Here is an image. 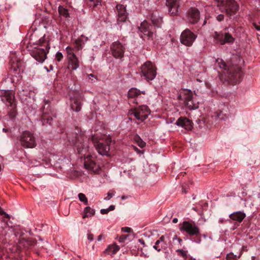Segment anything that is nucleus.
I'll return each instance as SVG.
<instances>
[{"label": "nucleus", "mask_w": 260, "mask_h": 260, "mask_svg": "<svg viewBox=\"0 0 260 260\" xmlns=\"http://www.w3.org/2000/svg\"><path fill=\"white\" fill-rule=\"evenodd\" d=\"M192 91L188 89L182 90L180 94L178 96V99L182 101L184 105L190 110L197 109L198 103H196L193 100Z\"/></svg>", "instance_id": "obj_6"}, {"label": "nucleus", "mask_w": 260, "mask_h": 260, "mask_svg": "<svg viewBox=\"0 0 260 260\" xmlns=\"http://www.w3.org/2000/svg\"><path fill=\"white\" fill-rule=\"evenodd\" d=\"M20 142L21 145L26 148H32L37 145L34 134L29 131H25L22 134Z\"/></svg>", "instance_id": "obj_10"}, {"label": "nucleus", "mask_w": 260, "mask_h": 260, "mask_svg": "<svg viewBox=\"0 0 260 260\" xmlns=\"http://www.w3.org/2000/svg\"><path fill=\"white\" fill-rule=\"evenodd\" d=\"M91 140L94 143L99 153L102 155H108L110 150V144L112 142L111 137L105 136V139H101L98 141L94 136L92 137Z\"/></svg>", "instance_id": "obj_5"}, {"label": "nucleus", "mask_w": 260, "mask_h": 260, "mask_svg": "<svg viewBox=\"0 0 260 260\" xmlns=\"http://www.w3.org/2000/svg\"><path fill=\"white\" fill-rule=\"evenodd\" d=\"M37 243V241L32 238L24 239L22 238L19 240V243L23 246L24 248H28L30 247L35 245Z\"/></svg>", "instance_id": "obj_26"}, {"label": "nucleus", "mask_w": 260, "mask_h": 260, "mask_svg": "<svg viewBox=\"0 0 260 260\" xmlns=\"http://www.w3.org/2000/svg\"><path fill=\"white\" fill-rule=\"evenodd\" d=\"M0 211H3V210L1 209V207H0Z\"/></svg>", "instance_id": "obj_60"}, {"label": "nucleus", "mask_w": 260, "mask_h": 260, "mask_svg": "<svg viewBox=\"0 0 260 260\" xmlns=\"http://www.w3.org/2000/svg\"><path fill=\"white\" fill-rule=\"evenodd\" d=\"M122 231L125 233H130L131 229L128 227H124L122 228Z\"/></svg>", "instance_id": "obj_42"}, {"label": "nucleus", "mask_w": 260, "mask_h": 260, "mask_svg": "<svg viewBox=\"0 0 260 260\" xmlns=\"http://www.w3.org/2000/svg\"><path fill=\"white\" fill-rule=\"evenodd\" d=\"M258 39H259V41H260V38H258Z\"/></svg>", "instance_id": "obj_61"}, {"label": "nucleus", "mask_w": 260, "mask_h": 260, "mask_svg": "<svg viewBox=\"0 0 260 260\" xmlns=\"http://www.w3.org/2000/svg\"><path fill=\"white\" fill-rule=\"evenodd\" d=\"M58 11L60 15L65 18L69 17V13L68 10L62 6H59L58 8Z\"/></svg>", "instance_id": "obj_31"}, {"label": "nucleus", "mask_w": 260, "mask_h": 260, "mask_svg": "<svg viewBox=\"0 0 260 260\" xmlns=\"http://www.w3.org/2000/svg\"><path fill=\"white\" fill-rule=\"evenodd\" d=\"M224 116L223 113L222 112V113H221V116Z\"/></svg>", "instance_id": "obj_59"}, {"label": "nucleus", "mask_w": 260, "mask_h": 260, "mask_svg": "<svg viewBox=\"0 0 260 260\" xmlns=\"http://www.w3.org/2000/svg\"><path fill=\"white\" fill-rule=\"evenodd\" d=\"M141 94H145V91H141L136 88H132L128 91L127 98L128 99L138 98L140 96Z\"/></svg>", "instance_id": "obj_28"}, {"label": "nucleus", "mask_w": 260, "mask_h": 260, "mask_svg": "<svg viewBox=\"0 0 260 260\" xmlns=\"http://www.w3.org/2000/svg\"><path fill=\"white\" fill-rule=\"evenodd\" d=\"M177 240L178 241L179 243H180L181 242H182V240L180 238H178Z\"/></svg>", "instance_id": "obj_54"}, {"label": "nucleus", "mask_w": 260, "mask_h": 260, "mask_svg": "<svg viewBox=\"0 0 260 260\" xmlns=\"http://www.w3.org/2000/svg\"><path fill=\"white\" fill-rule=\"evenodd\" d=\"M87 238L89 241H92L93 240V235L91 233H88Z\"/></svg>", "instance_id": "obj_44"}, {"label": "nucleus", "mask_w": 260, "mask_h": 260, "mask_svg": "<svg viewBox=\"0 0 260 260\" xmlns=\"http://www.w3.org/2000/svg\"><path fill=\"white\" fill-rule=\"evenodd\" d=\"M88 77L89 79H90L91 78L94 77L96 80H98V78L96 76H95L93 74H90L88 75Z\"/></svg>", "instance_id": "obj_45"}, {"label": "nucleus", "mask_w": 260, "mask_h": 260, "mask_svg": "<svg viewBox=\"0 0 260 260\" xmlns=\"http://www.w3.org/2000/svg\"><path fill=\"white\" fill-rule=\"evenodd\" d=\"M230 115L229 110L228 106L223 105L220 110L214 112V114L212 115V118L215 120H224L229 117Z\"/></svg>", "instance_id": "obj_20"}, {"label": "nucleus", "mask_w": 260, "mask_h": 260, "mask_svg": "<svg viewBox=\"0 0 260 260\" xmlns=\"http://www.w3.org/2000/svg\"><path fill=\"white\" fill-rule=\"evenodd\" d=\"M116 8L117 12V21L125 22L127 17L126 6L121 4H118Z\"/></svg>", "instance_id": "obj_21"}, {"label": "nucleus", "mask_w": 260, "mask_h": 260, "mask_svg": "<svg viewBox=\"0 0 260 260\" xmlns=\"http://www.w3.org/2000/svg\"><path fill=\"white\" fill-rule=\"evenodd\" d=\"M11 71L15 74H19L20 72L23 71V62L18 58L15 54H13L10 60Z\"/></svg>", "instance_id": "obj_15"}, {"label": "nucleus", "mask_w": 260, "mask_h": 260, "mask_svg": "<svg viewBox=\"0 0 260 260\" xmlns=\"http://www.w3.org/2000/svg\"><path fill=\"white\" fill-rule=\"evenodd\" d=\"M156 67L150 61H146L141 67L143 75L148 80H152L156 76Z\"/></svg>", "instance_id": "obj_9"}, {"label": "nucleus", "mask_w": 260, "mask_h": 260, "mask_svg": "<svg viewBox=\"0 0 260 260\" xmlns=\"http://www.w3.org/2000/svg\"><path fill=\"white\" fill-rule=\"evenodd\" d=\"M86 140L87 137L82 134H76L75 139L72 140L79 153L85 155L88 151V145L84 143Z\"/></svg>", "instance_id": "obj_8"}, {"label": "nucleus", "mask_w": 260, "mask_h": 260, "mask_svg": "<svg viewBox=\"0 0 260 260\" xmlns=\"http://www.w3.org/2000/svg\"><path fill=\"white\" fill-rule=\"evenodd\" d=\"M177 239H178V238H177V235H175V236H174V237L173 238V240H177Z\"/></svg>", "instance_id": "obj_55"}, {"label": "nucleus", "mask_w": 260, "mask_h": 260, "mask_svg": "<svg viewBox=\"0 0 260 260\" xmlns=\"http://www.w3.org/2000/svg\"><path fill=\"white\" fill-rule=\"evenodd\" d=\"M226 260H237L233 254H228L226 257Z\"/></svg>", "instance_id": "obj_38"}, {"label": "nucleus", "mask_w": 260, "mask_h": 260, "mask_svg": "<svg viewBox=\"0 0 260 260\" xmlns=\"http://www.w3.org/2000/svg\"><path fill=\"white\" fill-rule=\"evenodd\" d=\"M151 20L152 21V23L153 24L154 26L155 27H160L162 22V18L158 16H156L154 15H152L151 17Z\"/></svg>", "instance_id": "obj_30"}, {"label": "nucleus", "mask_w": 260, "mask_h": 260, "mask_svg": "<svg viewBox=\"0 0 260 260\" xmlns=\"http://www.w3.org/2000/svg\"><path fill=\"white\" fill-rule=\"evenodd\" d=\"M216 18L218 21L221 22L224 20V15L223 14H220L216 17Z\"/></svg>", "instance_id": "obj_39"}, {"label": "nucleus", "mask_w": 260, "mask_h": 260, "mask_svg": "<svg viewBox=\"0 0 260 260\" xmlns=\"http://www.w3.org/2000/svg\"><path fill=\"white\" fill-rule=\"evenodd\" d=\"M54 116L53 111L48 103L45 104L42 110V121L43 125L51 124L52 117Z\"/></svg>", "instance_id": "obj_13"}, {"label": "nucleus", "mask_w": 260, "mask_h": 260, "mask_svg": "<svg viewBox=\"0 0 260 260\" xmlns=\"http://www.w3.org/2000/svg\"><path fill=\"white\" fill-rule=\"evenodd\" d=\"M245 216V213L241 211L235 212L230 215L231 219L239 222H241Z\"/></svg>", "instance_id": "obj_27"}, {"label": "nucleus", "mask_w": 260, "mask_h": 260, "mask_svg": "<svg viewBox=\"0 0 260 260\" xmlns=\"http://www.w3.org/2000/svg\"><path fill=\"white\" fill-rule=\"evenodd\" d=\"M84 167L87 170L94 173H98L100 170L99 166L94 161L90 159H87L85 161Z\"/></svg>", "instance_id": "obj_25"}, {"label": "nucleus", "mask_w": 260, "mask_h": 260, "mask_svg": "<svg viewBox=\"0 0 260 260\" xmlns=\"http://www.w3.org/2000/svg\"><path fill=\"white\" fill-rule=\"evenodd\" d=\"M160 242L158 240H157L155 242V245H158L159 244Z\"/></svg>", "instance_id": "obj_57"}, {"label": "nucleus", "mask_w": 260, "mask_h": 260, "mask_svg": "<svg viewBox=\"0 0 260 260\" xmlns=\"http://www.w3.org/2000/svg\"><path fill=\"white\" fill-rule=\"evenodd\" d=\"M164 240H165V237L164 236H161L159 238V240H158L160 242H163L164 241Z\"/></svg>", "instance_id": "obj_49"}, {"label": "nucleus", "mask_w": 260, "mask_h": 260, "mask_svg": "<svg viewBox=\"0 0 260 260\" xmlns=\"http://www.w3.org/2000/svg\"><path fill=\"white\" fill-rule=\"evenodd\" d=\"M84 40L86 41L87 40V38L82 35L80 38L76 40L75 43L76 45V47L78 50L81 49L82 45L84 43Z\"/></svg>", "instance_id": "obj_32"}, {"label": "nucleus", "mask_w": 260, "mask_h": 260, "mask_svg": "<svg viewBox=\"0 0 260 260\" xmlns=\"http://www.w3.org/2000/svg\"><path fill=\"white\" fill-rule=\"evenodd\" d=\"M214 39L220 44L223 45L225 43H233L235 41V39L229 32L225 31L218 33L215 32Z\"/></svg>", "instance_id": "obj_14"}, {"label": "nucleus", "mask_w": 260, "mask_h": 260, "mask_svg": "<svg viewBox=\"0 0 260 260\" xmlns=\"http://www.w3.org/2000/svg\"><path fill=\"white\" fill-rule=\"evenodd\" d=\"M128 237V235H121L119 238V241L120 242H123Z\"/></svg>", "instance_id": "obj_40"}, {"label": "nucleus", "mask_w": 260, "mask_h": 260, "mask_svg": "<svg viewBox=\"0 0 260 260\" xmlns=\"http://www.w3.org/2000/svg\"><path fill=\"white\" fill-rule=\"evenodd\" d=\"M0 214L1 215H4L5 217L8 218V219H10V215L7 214L6 212H5L4 211H0Z\"/></svg>", "instance_id": "obj_41"}, {"label": "nucleus", "mask_w": 260, "mask_h": 260, "mask_svg": "<svg viewBox=\"0 0 260 260\" xmlns=\"http://www.w3.org/2000/svg\"><path fill=\"white\" fill-rule=\"evenodd\" d=\"M112 55L116 58H122L123 57L125 48L119 41H116L111 46Z\"/></svg>", "instance_id": "obj_17"}, {"label": "nucleus", "mask_w": 260, "mask_h": 260, "mask_svg": "<svg viewBox=\"0 0 260 260\" xmlns=\"http://www.w3.org/2000/svg\"><path fill=\"white\" fill-rule=\"evenodd\" d=\"M177 222H178V219H177V218H174V219H173V223H177Z\"/></svg>", "instance_id": "obj_50"}, {"label": "nucleus", "mask_w": 260, "mask_h": 260, "mask_svg": "<svg viewBox=\"0 0 260 260\" xmlns=\"http://www.w3.org/2000/svg\"><path fill=\"white\" fill-rule=\"evenodd\" d=\"M0 96L2 101L8 107H10L8 112V115L11 119H13L17 114L16 104L14 96V93L12 90L0 89Z\"/></svg>", "instance_id": "obj_2"}, {"label": "nucleus", "mask_w": 260, "mask_h": 260, "mask_svg": "<svg viewBox=\"0 0 260 260\" xmlns=\"http://www.w3.org/2000/svg\"><path fill=\"white\" fill-rule=\"evenodd\" d=\"M83 99V97L80 94L71 98V107L73 111L78 112L81 110Z\"/></svg>", "instance_id": "obj_19"}, {"label": "nucleus", "mask_w": 260, "mask_h": 260, "mask_svg": "<svg viewBox=\"0 0 260 260\" xmlns=\"http://www.w3.org/2000/svg\"><path fill=\"white\" fill-rule=\"evenodd\" d=\"M253 25L254 26V27L257 30H260V26L259 25H257V24H256L255 23H254L253 24Z\"/></svg>", "instance_id": "obj_48"}, {"label": "nucleus", "mask_w": 260, "mask_h": 260, "mask_svg": "<svg viewBox=\"0 0 260 260\" xmlns=\"http://www.w3.org/2000/svg\"><path fill=\"white\" fill-rule=\"evenodd\" d=\"M134 140L135 142L138 144V145L141 148H143L145 146L146 143L144 142L138 135H136L134 136Z\"/></svg>", "instance_id": "obj_33"}, {"label": "nucleus", "mask_w": 260, "mask_h": 260, "mask_svg": "<svg viewBox=\"0 0 260 260\" xmlns=\"http://www.w3.org/2000/svg\"><path fill=\"white\" fill-rule=\"evenodd\" d=\"M217 7L219 10L224 13L231 19L239 10V5L234 0H220L218 1Z\"/></svg>", "instance_id": "obj_4"}, {"label": "nucleus", "mask_w": 260, "mask_h": 260, "mask_svg": "<svg viewBox=\"0 0 260 260\" xmlns=\"http://www.w3.org/2000/svg\"><path fill=\"white\" fill-rule=\"evenodd\" d=\"M102 235H100V236H99L98 238V240L99 241H101L102 239Z\"/></svg>", "instance_id": "obj_52"}, {"label": "nucleus", "mask_w": 260, "mask_h": 260, "mask_svg": "<svg viewBox=\"0 0 260 260\" xmlns=\"http://www.w3.org/2000/svg\"><path fill=\"white\" fill-rule=\"evenodd\" d=\"M153 248L158 251H160L161 250V249L157 246V245H155L153 246Z\"/></svg>", "instance_id": "obj_47"}, {"label": "nucleus", "mask_w": 260, "mask_h": 260, "mask_svg": "<svg viewBox=\"0 0 260 260\" xmlns=\"http://www.w3.org/2000/svg\"><path fill=\"white\" fill-rule=\"evenodd\" d=\"M242 60L240 57L235 55L232 57L230 63H226L222 59L218 58L216 60L218 66L220 69L226 71L224 72L225 75L221 76V80H224V82L232 84L239 82L242 74L241 68L239 64Z\"/></svg>", "instance_id": "obj_1"}, {"label": "nucleus", "mask_w": 260, "mask_h": 260, "mask_svg": "<svg viewBox=\"0 0 260 260\" xmlns=\"http://www.w3.org/2000/svg\"><path fill=\"white\" fill-rule=\"evenodd\" d=\"M139 28L146 38L148 39L153 40L154 29L153 26L148 23L147 21H144L141 23V25Z\"/></svg>", "instance_id": "obj_16"}, {"label": "nucleus", "mask_w": 260, "mask_h": 260, "mask_svg": "<svg viewBox=\"0 0 260 260\" xmlns=\"http://www.w3.org/2000/svg\"><path fill=\"white\" fill-rule=\"evenodd\" d=\"M177 251L180 252L183 256H185L186 255V252L182 249H178Z\"/></svg>", "instance_id": "obj_46"}, {"label": "nucleus", "mask_w": 260, "mask_h": 260, "mask_svg": "<svg viewBox=\"0 0 260 260\" xmlns=\"http://www.w3.org/2000/svg\"><path fill=\"white\" fill-rule=\"evenodd\" d=\"M3 131L4 132H8V129H7V128H3Z\"/></svg>", "instance_id": "obj_56"}, {"label": "nucleus", "mask_w": 260, "mask_h": 260, "mask_svg": "<svg viewBox=\"0 0 260 260\" xmlns=\"http://www.w3.org/2000/svg\"><path fill=\"white\" fill-rule=\"evenodd\" d=\"M113 196V194L109 192L107 193V196L105 198V200H109Z\"/></svg>", "instance_id": "obj_43"}, {"label": "nucleus", "mask_w": 260, "mask_h": 260, "mask_svg": "<svg viewBox=\"0 0 260 260\" xmlns=\"http://www.w3.org/2000/svg\"><path fill=\"white\" fill-rule=\"evenodd\" d=\"M95 214V211L94 209H91L90 207H86L84 210L83 215L82 216L83 218H88L91 217Z\"/></svg>", "instance_id": "obj_29"}, {"label": "nucleus", "mask_w": 260, "mask_h": 260, "mask_svg": "<svg viewBox=\"0 0 260 260\" xmlns=\"http://www.w3.org/2000/svg\"><path fill=\"white\" fill-rule=\"evenodd\" d=\"M40 47H36L31 51V55L38 62H43L46 58L50 46L47 42L43 38L38 41Z\"/></svg>", "instance_id": "obj_3"}, {"label": "nucleus", "mask_w": 260, "mask_h": 260, "mask_svg": "<svg viewBox=\"0 0 260 260\" xmlns=\"http://www.w3.org/2000/svg\"><path fill=\"white\" fill-rule=\"evenodd\" d=\"M197 36L188 29H186L180 36L181 43L187 46H190L192 45L196 40Z\"/></svg>", "instance_id": "obj_12"}, {"label": "nucleus", "mask_w": 260, "mask_h": 260, "mask_svg": "<svg viewBox=\"0 0 260 260\" xmlns=\"http://www.w3.org/2000/svg\"><path fill=\"white\" fill-rule=\"evenodd\" d=\"M199 121H200V123L201 122V121H203V123H205V122H206L205 121V119H203L202 120H199Z\"/></svg>", "instance_id": "obj_53"}, {"label": "nucleus", "mask_w": 260, "mask_h": 260, "mask_svg": "<svg viewBox=\"0 0 260 260\" xmlns=\"http://www.w3.org/2000/svg\"><path fill=\"white\" fill-rule=\"evenodd\" d=\"M179 230L190 236L200 237L201 235L200 228L194 222L184 221L180 224Z\"/></svg>", "instance_id": "obj_7"}, {"label": "nucleus", "mask_w": 260, "mask_h": 260, "mask_svg": "<svg viewBox=\"0 0 260 260\" xmlns=\"http://www.w3.org/2000/svg\"><path fill=\"white\" fill-rule=\"evenodd\" d=\"M68 51L69 66L68 68L72 70H76L79 67V62L74 53Z\"/></svg>", "instance_id": "obj_23"}, {"label": "nucleus", "mask_w": 260, "mask_h": 260, "mask_svg": "<svg viewBox=\"0 0 260 260\" xmlns=\"http://www.w3.org/2000/svg\"><path fill=\"white\" fill-rule=\"evenodd\" d=\"M176 124L186 130H190L192 127V122L186 117H181L176 122Z\"/></svg>", "instance_id": "obj_24"}, {"label": "nucleus", "mask_w": 260, "mask_h": 260, "mask_svg": "<svg viewBox=\"0 0 260 260\" xmlns=\"http://www.w3.org/2000/svg\"><path fill=\"white\" fill-rule=\"evenodd\" d=\"M150 114V110L146 105H142L136 108L133 113L134 116L140 122L145 120Z\"/></svg>", "instance_id": "obj_11"}, {"label": "nucleus", "mask_w": 260, "mask_h": 260, "mask_svg": "<svg viewBox=\"0 0 260 260\" xmlns=\"http://www.w3.org/2000/svg\"><path fill=\"white\" fill-rule=\"evenodd\" d=\"M107 250H109L110 251H111L112 254H114L119 250V247L116 244H112L108 247Z\"/></svg>", "instance_id": "obj_34"}, {"label": "nucleus", "mask_w": 260, "mask_h": 260, "mask_svg": "<svg viewBox=\"0 0 260 260\" xmlns=\"http://www.w3.org/2000/svg\"><path fill=\"white\" fill-rule=\"evenodd\" d=\"M63 58L62 53L60 52H57L56 54V58L58 61H60Z\"/></svg>", "instance_id": "obj_37"}, {"label": "nucleus", "mask_w": 260, "mask_h": 260, "mask_svg": "<svg viewBox=\"0 0 260 260\" xmlns=\"http://www.w3.org/2000/svg\"><path fill=\"white\" fill-rule=\"evenodd\" d=\"M115 209V206L114 205H111L110 207L107 209H102L101 210V213L102 214H107L109 213V211H113Z\"/></svg>", "instance_id": "obj_36"}, {"label": "nucleus", "mask_w": 260, "mask_h": 260, "mask_svg": "<svg viewBox=\"0 0 260 260\" xmlns=\"http://www.w3.org/2000/svg\"><path fill=\"white\" fill-rule=\"evenodd\" d=\"M126 199V197L124 196H123L122 197H121V199L122 200H124Z\"/></svg>", "instance_id": "obj_58"}, {"label": "nucleus", "mask_w": 260, "mask_h": 260, "mask_svg": "<svg viewBox=\"0 0 260 260\" xmlns=\"http://www.w3.org/2000/svg\"><path fill=\"white\" fill-rule=\"evenodd\" d=\"M139 241L142 244H145L144 241L143 239H139Z\"/></svg>", "instance_id": "obj_51"}, {"label": "nucleus", "mask_w": 260, "mask_h": 260, "mask_svg": "<svg viewBox=\"0 0 260 260\" xmlns=\"http://www.w3.org/2000/svg\"><path fill=\"white\" fill-rule=\"evenodd\" d=\"M188 19L191 23H196L200 19V12L195 8H191L187 13Z\"/></svg>", "instance_id": "obj_22"}, {"label": "nucleus", "mask_w": 260, "mask_h": 260, "mask_svg": "<svg viewBox=\"0 0 260 260\" xmlns=\"http://www.w3.org/2000/svg\"><path fill=\"white\" fill-rule=\"evenodd\" d=\"M166 5L168 8L169 14L171 16H176L178 14V9L180 6L178 0H167Z\"/></svg>", "instance_id": "obj_18"}, {"label": "nucleus", "mask_w": 260, "mask_h": 260, "mask_svg": "<svg viewBox=\"0 0 260 260\" xmlns=\"http://www.w3.org/2000/svg\"><path fill=\"white\" fill-rule=\"evenodd\" d=\"M78 197L80 200V201L82 202H83L84 204L87 205L88 204V200L87 198L86 197L84 193H80L78 194Z\"/></svg>", "instance_id": "obj_35"}]
</instances>
